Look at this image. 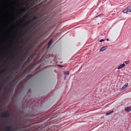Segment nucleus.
Listing matches in <instances>:
<instances>
[{
	"label": "nucleus",
	"mask_w": 131,
	"mask_h": 131,
	"mask_svg": "<svg viewBox=\"0 0 131 131\" xmlns=\"http://www.w3.org/2000/svg\"><path fill=\"white\" fill-rule=\"evenodd\" d=\"M9 116V114L7 112H4L3 114H1V117H8Z\"/></svg>",
	"instance_id": "nucleus-1"
},
{
	"label": "nucleus",
	"mask_w": 131,
	"mask_h": 131,
	"mask_svg": "<svg viewBox=\"0 0 131 131\" xmlns=\"http://www.w3.org/2000/svg\"><path fill=\"white\" fill-rule=\"evenodd\" d=\"M26 11V10L25 8L22 9L20 11V12L19 13L18 15L19 17H20L23 15L25 13Z\"/></svg>",
	"instance_id": "nucleus-2"
},
{
	"label": "nucleus",
	"mask_w": 131,
	"mask_h": 131,
	"mask_svg": "<svg viewBox=\"0 0 131 131\" xmlns=\"http://www.w3.org/2000/svg\"><path fill=\"white\" fill-rule=\"evenodd\" d=\"M27 56L25 55L24 54L22 57L21 59L20 60L21 63H22V62L26 59Z\"/></svg>",
	"instance_id": "nucleus-3"
},
{
	"label": "nucleus",
	"mask_w": 131,
	"mask_h": 131,
	"mask_svg": "<svg viewBox=\"0 0 131 131\" xmlns=\"http://www.w3.org/2000/svg\"><path fill=\"white\" fill-rule=\"evenodd\" d=\"M4 130L5 131H12L13 128L10 126H8Z\"/></svg>",
	"instance_id": "nucleus-4"
},
{
	"label": "nucleus",
	"mask_w": 131,
	"mask_h": 131,
	"mask_svg": "<svg viewBox=\"0 0 131 131\" xmlns=\"http://www.w3.org/2000/svg\"><path fill=\"white\" fill-rule=\"evenodd\" d=\"M129 7H128L126 8L125 9L123 10L122 12L124 13H127L129 9Z\"/></svg>",
	"instance_id": "nucleus-5"
},
{
	"label": "nucleus",
	"mask_w": 131,
	"mask_h": 131,
	"mask_svg": "<svg viewBox=\"0 0 131 131\" xmlns=\"http://www.w3.org/2000/svg\"><path fill=\"white\" fill-rule=\"evenodd\" d=\"M108 46H105L103 47L102 48H101L100 50V51H103L105 50V49H106L107 47Z\"/></svg>",
	"instance_id": "nucleus-6"
},
{
	"label": "nucleus",
	"mask_w": 131,
	"mask_h": 131,
	"mask_svg": "<svg viewBox=\"0 0 131 131\" xmlns=\"http://www.w3.org/2000/svg\"><path fill=\"white\" fill-rule=\"evenodd\" d=\"M125 111L128 112H129L131 111V107H127L125 108Z\"/></svg>",
	"instance_id": "nucleus-7"
},
{
	"label": "nucleus",
	"mask_w": 131,
	"mask_h": 131,
	"mask_svg": "<svg viewBox=\"0 0 131 131\" xmlns=\"http://www.w3.org/2000/svg\"><path fill=\"white\" fill-rule=\"evenodd\" d=\"M128 83H125V85L123 86L121 89V91H122L123 90L124 88L126 87L128 85Z\"/></svg>",
	"instance_id": "nucleus-8"
},
{
	"label": "nucleus",
	"mask_w": 131,
	"mask_h": 131,
	"mask_svg": "<svg viewBox=\"0 0 131 131\" xmlns=\"http://www.w3.org/2000/svg\"><path fill=\"white\" fill-rule=\"evenodd\" d=\"M125 66V64L124 63L120 65L119 67L117 68L118 69H119L121 68H123Z\"/></svg>",
	"instance_id": "nucleus-9"
},
{
	"label": "nucleus",
	"mask_w": 131,
	"mask_h": 131,
	"mask_svg": "<svg viewBox=\"0 0 131 131\" xmlns=\"http://www.w3.org/2000/svg\"><path fill=\"white\" fill-rule=\"evenodd\" d=\"M52 40H50L48 42V47H49L52 44Z\"/></svg>",
	"instance_id": "nucleus-10"
},
{
	"label": "nucleus",
	"mask_w": 131,
	"mask_h": 131,
	"mask_svg": "<svg viewBox=\"0 0 131 131\" xmlns=\"http://www.w3.org/2000/svg\"><path fill=\"white\" fill-rule=\"evenodd\" d=\"M64 73L65 75H68L69 74V72L68 71H64Z\"/></svg>",
	"instance_id": "nucleus-11"
},
{
	"label": "nucleus",
	"mask_w": 131,
	"mask_h": 131,
	"mask_svg": "<svg viewBox=\"0 0 131 131\" xmlns=\"http://www.w3.org/2000/svg\"><path fill=\"white\" fill-rule=\"evenodd\" d=\"M104 14H101L99 15H98V16H96L95 17V18H97L98 17H101Z\"/></svg>",
	"instance_id": "nucleus-12"
},
{
	"label": "nucleus",
	"mask_w": 131,
	"mask_h": 131,
	"mask_svg": "<svg viewBox=\"0 0 131 131\" xmlns=\"http://www.w3.org/2000/svg\"><path fill=\"white\" fill-rule=\"evenodd\" d=\"M31 21L30 20H29V21L27 22V23H26L24 26H22V27H24V25H28L31 22Z\"/></svg>",
	"instance_id": "nucleus-13"
},
{
	"label": "nucleus",
	"mask_w": 131,
	"mask_h": 131,
	"mask_svg": "<svg viewBox=\"0 0 131 131\" xmlns=\"http://www.w3.org/2000/svg\"><path fill=\"white\" fill-rule=\"evenodd\" d=\"M113 112H114V111H112L111 112H110L106 113V115H110V114L113 113Z\"/></svg>",
	"instance_id": "nucleus-14"
},
{
	"label": "nucleus",
	"mask_w": 131,
	"mask_h": 131,
	"mask_svg": "<svg viewBox=\"0 0 131 131\" xmlns=\"http://www.w3.org/2000/svg\"><path fill=\"white\" fill-rule=\"evenodd\" d=\"M124 62L126 64H127L129 62V61H125Z\"/></svg>",
	"instance_id": "nucleus-15"
},
{
	"label": "nucleus",
	"mask_w": 131,
	"mask_h": 131,
	"mask_svg": "<svg viewBox=\"0 0 131 131\" xmlns=\"http://www.w3.org/2000/svg\"><path fill=\"white\" fill-rule=\"evenodd\" d=\"M104 40L103 39H102L100 41V42H102V41H104Z\"/></svg>",
	"instance_id": "nucleus-16"
},
{
	"label": "nucleus",
	"mask_w": 131,
	"mask_h": 131,
	"mask_svg": "<svg viewBox=\"0 0 131 131\" xmlns=\"http://www.w3.org/2000/svg\"><path fill=\"white\" fill-rule=\"evenodd\" d=\"M58 66H59V67H62V66H60V65H58Z\"/></svg>",
	"instance_id": "nucleus-17"
},
{
	"label": "nucleus",
	"mask_w": 131,
	"mask_h": 131,
	"mask_svg": "<svg viewBox=\"0 0 131 131\" xmlns=\"http://www.w3.org/2000/svg\"><path fill=\"white\" fill-rule=\"evenodd\" d=\"M106 40L107 41H108L109 40V39L108 38Z\"/></svg>",
	"instance_id": "nucleus-18"
},
{
	"label": "nucleus",
	"mask_w": 131,
	"mask_h": 131,
	"mask_svg": "<svg viewBox=\"0 0 131 131\" xmlns=\"http://www.w3.org/2000/svg\"><path fill=\"white\" fill-rule=\"evenodd\" d=\"M129 12H131V9H130V10H129Z\"/></svg>",
	"instance_id": "nucleus-19"
},
{
	"label": "nucleus",
	"mask_w": 131,
	"mask_h": 131,
	"mask_svg": "<svg viewBox=\"0 0 131 131\" xmlns=\"http://www.w3.org/2000/svg\"><path fill=\"white\" fill-rule=\"evenodd\" d=\"M4 72V71H2L1 72Z\"/></svg>",
	"instance_id": "nucleus-20"
},
{
	"label": "nucleus",
	"mask_w": 131,
	"mask_h": 131,
	"mask_svg": "<svg viewBox=\"0 0 131 131\" xmlns=\"http://www.w3.org/2000/svg\"><path fill=\"white\" fill-rule=\"evenodd\" d=\"M65 78H66V77H64V79H65Z\"/></svg>",
	"instance_id": "nucleus-21"
}]
</instances>
